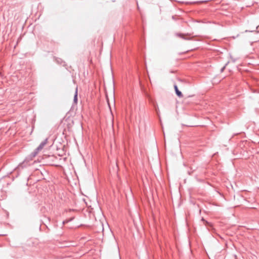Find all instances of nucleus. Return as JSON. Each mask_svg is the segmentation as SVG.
Instances as JSON below:
<instances>
[{"label":"nucleus","mask_w":259,"mask_h":259,"mask_svg":"<svg viewBox=\"0 0 259 259\" xmlns=\"http://www.w3.org/2000/svg\"><path fill=\"white\" fill-rule=\"evenodd\" d=\"M48 139L47 138L44 141H42L38 147L36 148L33 152H32L25 159V160H32V159L35 157L38 153L41 151L45 146L47 144Z\"/></svg>","instance_id":"1"},{"label":"nucleus","mask_w":259,"mask_h":259,"mask_svg":"<svg viewBox=\"0 0 259 259\" xmlns=\"http://www.w3.org/2000/svg\"><path fill=\"white\" fill-rule=\"evenodd\" d=\"M189 34L188 33L187 34H183L181 33H176L175 34V35L180 37L184 40H190L191 39V38L186 37L187 36L189 35Z\"/></svg>","instance_id":"2"},{"label":"nucleus","mask_w":259,"mask_h":259,"mask_svg":"<svg viewBox=\"0 0 259 259\" xmlns=\"http://www.w3.org/2000/svg\"><path fill=\"white\" fill-rule=\"evenodd\" d=\"M174 89L176 92V95L180 98L183 97V94L181 91L178 89V86L176 84L174 85Z\"/></svg>","instance_id":"3"},{"label":"nucleus","mask_w":259,"mask_h":259,"mask_svg":"<svg viewBox=\"0 0 259 259\" xmlns=\"http://www.w3.org/2000/svg\"><path fill=\"white\" fill-rule=\"evenodd\" d=\"M73 102L75 104H77V88H76L75 90V92L73 99Z\"/></svg>","instance_id":"4"},{"label":"nucleus","mask_w":259,"mask_h":259,"mask_svg":"<svg viewBox=\"0 0 259 259\" xmlns=\"http://www.w3.org/2000/svg\"><path fill=\"white\" fill-rule=\"evenodd\" d=\"M73 219H74V218H70V219L66 220H65V221H63V223L64 224H65V223H68V222H69L71 221L72 220H73Z\"/></svg>","instance_id":"5"},{"label":"nucleus","mask_w":259,"mask_h":259,"mask_svg":"<svg viewBox=\"0 0 259 259\" xmlns=\"http://www.w3.org/2000/svg\"><path fill=\"white\" fill-rule=\"evenodd\" d=\"M225 68V66H224L223 68H222V69H221V72H223L224 69Z\"/></svg>","instance_id":"6"}]
</instances>
